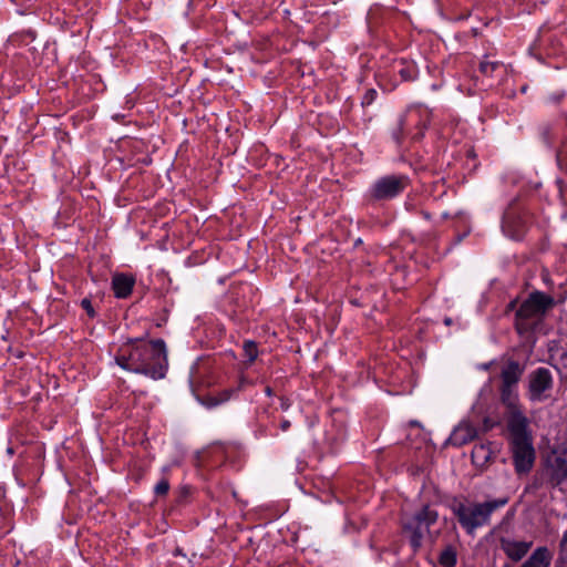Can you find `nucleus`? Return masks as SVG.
Wrapping results in <instances>:
<instances>
[{
  "mask_svg": "<svg viewBox=\"0 0 567 567\" xmlns=\"http://www.w3.org/2000/svg\"><path fill=\"white\" fill-rule=\"evenodd\" d=\"M556 561L567 563V529L563 533L559 539Z\"/></svg>",
  "mask_w": 567,
  "mask_h": 567,
  "instance_id": "22",
  "label": "nucleus"
},
{
  "mask_svg": "<svg viewBox=\"0 0 567 567\" xmlns=\"http://www.w3.org/2000/svg\"><path fill=\"white\" fill-rule=\"evenodd\" d=\"M281 406H282V409H287L288 408V405L284 404V403L281 404Z\"/></svg>",
  "mask_w": 567,
  "mask_h": 567,
  "instance_id": "40",
  "label": "nucleus"
},
{
  "mask_svg": "<svg viewBox=\"0 0 567 567\" xmlns=\"http://www.w3.org/2000/svg\"><path fill=\"white\" fill-rule=\"evenodd\" d=\"M553 553L546 546L537 547L519 567H550Z\"/></svg>",
  "mask_w": 567,
  "mask_h": 567,
  "instance_id": "13",
  "label": "nucleus"
},
{
  "mask_svg": "<svg viewBox=\"0 0 567 567\" xmlns=\"http://www.w3.org/2000/svg\"><path fill=\"white\" fill-rule=\"evenodd\" d=\"M533 542L516 540L509 537H501L499 547L514 563L520 561L530 550Z\"/></svg>",
  "mask_w": 567,
  "mask_h": 567,
  "instance_id": "10",
  "label": "nucleus"
},
{
  "mask_svg": "<svg viewBox=\"0 0 567 567\" xmlns=\"http://www.w3.org/2000/svg\"><path fill=\"white\" fill-rule=\"evenodd\" d=\"M291 426V423L289 420H282L281 423H280V430L286 432L290 429Z\"/></svg>",
  "mask_w": 567,
  "mask_h": 567,
  "instance_id": "29",
  "label": "nucleus"
},
{
  "mask_svg": "<svg viewBox=\"0 0 567 567\" xmlns=\"http://www.w3.org/2000/svg\"><path fill=\"white\" fill-rule=\"evenodd\" d=\"M542 134H543L544 140L546 142H548L549 141V132H548V127L547 126L543 127Z\"/></svg>",
  "mask_w": 567,
  "mask_h": 567,
  "instance_id": "30",
  "label": "nucleus"
},
{
  "mask_svg": "<svg viewBox=\"0 0 567 567\" xmlns=\"http://www.w3.org/2000/svg\"><path fill=\"white\" fill-rule=\"evenodd\" d=\"M516 305H517V301L516 300H512L508 305H507V310H514L516 308Z\"/></svg>",
  "mask_w": 567,
  "mask_h": 567,
  "instance_id": "32",
  "label": "nucleus"
},
{
  "mask_svg": "<svg viewBox=\"0 0 567 567\" xmlns=\"http://www.w3.org/2000/svg\"><path fill=\"white\" fill-rule=\"evenodd\" d=\"M244 355L247 358L248 363H252L258 357L257 343L252 340H246L243 344Z\"/></svg>",
  "mask_w": 567,
  "mask_h": 567,
  "instance_id": "21",
  "label": "nucleus"
},
{
  "mask_svg": "<svg viewBox=\"0 0 567 567\" xmlns=\"http://www.w3.org/2000/svg\"><path fill=\"white\" fill-rule=\"evenodd\" d=\"M501 400L502 403L511 410L508 420H512L516 413L524 415L518 404L517 386L502 385Z\"/></svg>",
  "mask_w": 567,
  "mask_h": 567,
  "instance_id": "14",
  "label": "nucleus"
},
{
  "mask_svg": "<svg viewBox=\"0 0 567 567\" xmlns=\"http://www.w3.org/2000/svg\"><path fill=\"white\" fill-rule=\"evenodd\" d=\"M114 359L123 370L144 374L153 380L165 378L168 368L167 349L163 339H128L118 347Z\"/></svg>",
  "mask_w": 567,
  "mask_h": 567,
  "instance_id": "1",
  "label": "nucleus"
},
{
  "mask_svg": "<svg viewBox=\"0 0 567 567\" xmlns=\"http://www.w3.org/2000/svg\"><path fill=\"white\" fill-rule=\"evenodd\" d=\"M134 285L135 279L131 275L116 274L112 278V289L114 291V296L120 299L127 298L132 293Z\"/></svg>",
  "mask_w": 567,
  "mask_h": 567,
  "instance_id": "12",
  "label": "nucleus"
},
{
  "mask_svg": "<svg viewBox=\"0 0 567 567\" xmlns=\"http://www.w3.org/2000/svg\"><path fill=\"white\" fill-rule=\"evenodd\" d=\"M378 96V92L374 89H369L362 96L361 104L362 106L371 105Z\"/></svg>",
  "mask_w": 567,
  "mask_h": 567,
  "instance_id": "24",
  "label": "nucleus"
},
{
  "mask_svg": "<svg viewBox=\"0 0 567 567\" xmlns=\"http://www.w3.org/2000/svg\"><path fill=\"white\" fill-rule=\"evenodd\" d=\"M391 136L398 145L402 144L405 137H410L406 125H402V116L399 117L395 126L392 128Z\"/></svg>",
  "mask_w": 567,
  "mask_h": 567,
  "instance_id": "20",
  "label": "nucleus"
},
{
  "mask_svg": "<svg viewBox=\"0 0 567 567\" xmlns=\"http://www.w3.org/2000/svg\"><path fill=\"white\" fill-rule=\"evenodd\" d=\"M169 491V483L168 480L162 478L155 486H154V494L156 496H165L167 495Z\"/></svg>",
  "mask_w": 567,
  "mask_h": 567,
  "instance_id": "23",
  "label": "nucleus"
},
{
  "mask_svg": "<svg viewBox=\"0 0 567 567\" xmlns=\"http://www.w3.org/2000/svg\"><path fill=\"white\" fill-rule=\"evenodd\" d=\"M439 563L443 567H455L457 563L456 549L451 545L446 546L439 556Z\"/></svg>",
  "mask_w": 567,
  "mask_h": 567,
  "instance_id": "18",
  "label": "nucleus"
},
{
  "mask_svg": "<svg viewBox=\"0 0 567 567\" xmlns=\"http://www.w3.org/2000/svg\"><path fill=\"white\" fill-rule=\"evenodd\" d=\"M504 70V64L501 61H489L487 55L480 63V71L483 75L493 76L496 71Z\"/></svg>",
  "mask_w": 567,
  "mask_h": 567,
  "instance_id": "19",
  "label": "nucleus"
},
{
  "mask_svg": "<svg viewBox=\"0 0 567 567\" xmlns=\"http://www.w3.org/2000/svg\"><path fill=\"white\" fill-rule=\"evenodd\" d=\"M554 567H567V563L555 561V566Z\"/></svg>",
  "mask_w": 567,
  "mask_h": 567,
  "instance_id": "34",
  "label": "nucleus"
},
{
  "mask_svg": "<svg viewBox=\"0 0 567 567\" xmlns=\"http://www.w3.org/2000/svg\"><path fill=\"white\" fill-rule=\"evenodd\" d=\"M392 71L399 74L402 81H413L417 76V68L413 62L404 60L395 61L392 65Z\"/></svg>",
  "mask_w": 567,
  "mask_h": 567,
  "instance_id": "16",
  "label": "nucleus"
},
{
  "mask_svg": "<svg viewBox=\"0 0 567 567\" xmlns=\"http://www.w3.org/2000/svg\"><path fill=\"white\" fill-rule=\"evenodd\" d=\"M410 179L403 174H391L379 177L368 190L374 202H386L400 196L409 186Z\"/></svg>",
  "mask_w": 567,
  "mask_h": 567,
  "instance_id": "6",
  "label": "nucleus"
},
{
  "mask_svg": "<svg viewBox=\"0 0 567 567\" xmlns=\"http://www.w3.org/2000/svg\"><path fill=\"white\" fill-rule=\"evenodd\" d=\"M81 307L85 310L86 315L90 317V318H95L96 316V312L92 306V301L90 298H84L81 300Z\"/></svg>",
  "mask_w": 567,
  "mask_h": 567,
  "instance_id": "25",
  "label": "nucleus"
},
{
  "mask_svg": "<svg viewBox=\"0 0 567 567\" xmlns=\"http://www.w3.org/2000/svg\"><path fill=\"white\" fill-rule=\"evenodd\" d=\"M553 386L550 370L544 367L537 368L528 375L527 396L534 403H543L550 399Z\"/></svg>",
  "mask_w": 567,
  "mask_h": 567,
  "instance_id": "7",
  "label": "nucleus"
},
{
  "mask_svg": "<svg viewBox=\"0 0 567 567\" xmlns=\"http://www.w3.org/2000/svg\"><path fill=\"white\" fill-rule=\"evenodd\" d=\"M507 502L506 497L483 503L455 502L452 512L466 534L473 535L477 528L488 525L492 514L504 507Z\"/></svg>",
  "mask_w": 567,
  "mask_h": 567,
  "instance_id": "4",
  "label": "nucleus"
},
{
  "mask_svg": "<svg viewBox=\"0 0 567 567\" xmlns=\"http://www.w3.org/2000/svg\"><path fill=\"white\" fill-rule=\"evenodd\" d=\"M555 299L543 291H534L519 305L515 312L517 333L530 341L536 334L546 333V316L555 307Z\"/></svg>",
  "mask_w": 567,
  "mask_h": 567,
  "instance_id": "2",
  "label": "nucleus"
},
{
  "mask_svg": "<svg viewBox=\"0 0 567 567\" xmlns=\"http://www.w3.org/2000/svg\"><path fill=\"white\" fill-rule=\"evenodd\" d=\"M402 125H406L408 134L412 141H420L431 121V111L425 106H412L401 115Z\"/></svg>",
  "mask_w": 567,
  "mask_h": 567,
  "instance_id": "8",
  "label": "nucleus"
},
{
  "mask_svg": "<svg viewBox=\"0 0 567 567\" xmlns=\"http://www.w3.org/2000/svg\"><path fill=\"white\" fill-rule=\"evenodd\" d=\"M523 370L518 362L509 361L502 370L501 379L502 385H512L517 386L518 381L520 380Z\"/></svg>",
  "mask_w": 567,
  "mask_h": 567,
  "instance_id": "15",
  "label": "nucleus"
},
{
  "mask_svg": "<svg viewBox=\"0 0 567 567\" xmlns=\"http://www.w3.org/2000/svg\"><path fill=\"white\" fill-rule=\"evenodd\" d=\"M544 475L549 487L564 491L567 486V446L559 454L547 460Z\"/></svg>",
  "mask_w": 567,
  "mask_h": 567,
  "instance_id": "9",
  "label": "nucleus"
},
{
  "mask_svg": "<svg viewBox=\"0 0 567 567\" xmlns=\"http://www.w3.org/2000/svg\"><path fill=\"white\" fill-rule=\"evenodd\" d=\"M228 399H229L228 393H225V396H224V398H221V399H219V400H218V399H216V398H209V399H208V402H206L205 404H206L207 406H209V408H210V406H216V405H218V404H220V403H223V402L227 401Z\"/></svg>",
  "mask_w": 567,
  "mask_h": 567,
  "instance_id": "26",
  "label": "nucleus"
},
{
  "mask_svg": "<svg viewBox=\"0 0 567 567\" xmlns=\"http://www.w3.org/2000/svg\"><path fill=\"white\" fill-rule=\"evenodd\" d=\"M421 216L425 219V220H430L431 219V214L426 210H422L421 212Z\"/></svg>",
  "mask_w": 567,
  "mask_h": 567,
  "instance_id": "31",
  "label": "nucleus"
},
{
  "mask_svg": "<svg viewBox=\"0 0 567 567\" xmlns=\"http://www.w3.org/2000/svg\"><path fill=\"white\" fill-rule=\"evenodd\" d=\"M445 323H446V324H451V319H450V318H446V319H445Z\"/></svg>",
  "mask_w": 567,
  "mask_h": 567,
  "instance_id": "39",
  "label": "nucleus"
},
{
  "mask_svg": "<svg viewBox=\"0 0 567 567\" xmlns=\"http://www.w3.org/2000/svg\"><path fill=\"white\" fill-rule=\"evenodd\" d=\"M477 436V430L471 423L463 422L454 429L449 442L454 446H463Z\"/></svg>",
  "mask_w": 567,
  "mask_h": 567,
  "instance_id": "11",
  "label": "nucleus"
},
{
  "mask_svg": "<svg viewBox=\"0 0 567 567\" xmlns=\"http://www.w3.org/2000/svg\"><path fill=\"white\" fill-rule=\"evenodd\" d=\"M449 217H450V214L446 213V212L443 213L442 216H441L442 219H447Z\"/></svg>",
  "mask_w": 567,
  "mask_h": 567,
  "instance_id": "36",
  "label": "nucleus"
},
{
  "mask_svg": "<svg viewBox=\"0 0 567 567\" xmlns=\"http://www.w3.org/2000/svg\"><path fill=\"white\" fill-rule=\"evenodd\" d=\"M411 425H419V422L417 421H411Z\"/></svg>",
  "mask_w": 567,
  "mask_h": 567,
  "instance_id": "38",
  "label": "nucleus"
},
{
  "mask_svg": "<svg viewBox=\"0 0 567 567\" xmlns=\"http://www.w3.org/2000/svg\"><path fill=\"white\" fill-rule=\"evenodd\" d=\"M174 555H175V556H177V555H183V554H182V550H181L179 548H177V549L175 550V554H174Z\"/></svg>",
  "mask_w": 567,
  "mask_h": 567,
  "instance_id": "37",
  "label": "nucleus"
},
{
  "mask_svg": "<svg viewBox=\"0 0 567 567\" xmlns=\"http://www.w3.org/2000/svg\"><path fill=\"white\" fill-rule=\"evenodd\" d=\"M194 374H193V371L190 372V377H189V385L192 388V391L193 393H195V389H194Z\"/></svg>",
  "mask_w": 567,
  "mask_h": 567,
  "instance_id": "33",
  "label": "nucleus"
},
{
  "mask_svg": "<svg viewBox=\"0 0 567 567\" xmlns=\"http://www.w3.org/2000/svg\"><path fill=\"white\" fill-rule=\"evenodd\" d=\"M265 392H266V394H267L268 396H271V395H272V391H271V389H270L269 386H267V388L265 389Z\"/></svg>",
  "mask_w": 567,
  "mask_h": 567,
  "instance_id": "35",
  "label": "nucleus"
},
{
  "mask_svg": "<svg viewBox=\"0 0 567 567\" xmlns=\"http://www.w3.org/2000/svg\"><path fill=\"white\" fill-rule=\"evenodd\" d=\"M492 450L489 445L486 444H475L471 456L472 461L477 466H484L492 457Z\"/></svg>",
  "mask_w": 567,
  "mask_h": 567,
  "instance_id": "17",
  "label": "nucleus"
},
{
  "mask_svg": "<svg viewBox=\"0 0 567 567\" xmlns=\"http://www.w3.org/2000/svg\"><path fill=\"white\" fill-rule=\"evenodd\" d=\"M507 427L515 472L518 475L527 474L533 468L536 457L528 420L525 415L516 413L512 420H507Z\"/></svg>",
  "mask_w": 567,
  "mask_h": 567,
  "instance_id": "3",
  "label": "nucleus"
},
{
  "mask_svg": "<svg viewBox=\"0 0 567 567\" xmlns=\"http://www.w3.org/2000/svg\"><path fill=\"white\" fill-rule=\"evenodd\" d=\"M511 209H512V208H511V207H508V208L504 212V214H503V225H506V224H508V223H509L511 217H512V210H511Z\"/></svg>",
  "mask_w": 567,
  "mask_h": 567,
  "instance_id": "27",
  "label": "nucleus"
},
{
  "mask_svg": "<svg viewBox=\"0 0 567 567\" xmlns=\"http://www.w3.org/2000/svg\"><path fill=\"white\" fill-rule=\"evenodd\" d=\"M437 518V512L425 505L413 515L405 516L402 519V529L413 553H417L422 548L424 536Z\"/></svg>",
  "mask_w": 567,
  "mask_h": 567,
  "instance_id": "5",
  "label": "nucleus"
},
{
  "mask_svg": "<svg viewBox=\"0 0 567 567\" xmlns=\"http://www.w3.org/2000/svg\"><path fill=\"white\" fill-rule=\"evenodd\" d=\"M563 94H551L547 97V102L549 103H558L563 99Z\"/></svg>",
  "mask_w": 567,
  "mask_h": 567,
  "instance_id": "28",
  "label": "nucleus"
}]
</instances>
